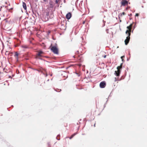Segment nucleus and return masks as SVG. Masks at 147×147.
Wrapping results in <instances>:
<instances>
[{
	"mask_svg": "<svg viewBox=\"0 0 147 147\" xmlns=\"http://www.w3.org/2000/svg\"><path fill=\"white\" fill-rule=\"evenodd\" d=\"M130 32H131L129 31L128 30H127L126 32V34H128V36L127 37L126 39L125 40V45H127L129 43V41L130 38V36L131 34Z\"/></svg>",
	"mask_w": 147,
	"mask_h": 147,
	"instance_id": "f257e3e1",
	"label": "nucleus"
},
{
	"mask_svg": "<svg viewBox=\"0 0 147 147\" xmlns=\"http://www.w3.org/2000/svg\"><path fill=\"white\" fill-rule=\"evenodd\" d=\"M49 4L50 5V7L51 8H53V7L54 5H53L52 4V3H50Z\"/></svg>",
	"mask_w": 147,
	"mask_h": 147,
	"instance_id": "ddd939ff",
	"label": "nucleus"
},
{
	"mask_svg": "<svg viewBox=\"0 0 147 147\" xmlns=\"http://www.w3.org/2000/svg\"><path fill=\"white\" fill-rule=\"evenodd\" d=\"M106 57V55H105L104 57V58H105Z\"/></svg>",
	"mask_w": 147,
	"mask_h": 147,
	"instance_id": "393cba45",
	"label": "nucleus"
},
{
	"mask_svg": "<svg viewBox=\"0 0 147 147\" xmlns=\"http://www.w3.org/2000/svg\"><path fill=\"white\" fill-rule=\"evenodd\" d=\"M132 26V24H131L129 26H127V28L129 30V31L131 32V28Z\"/></svg>",
	"mask_w": 147,
	"mask_h": 147,
	"instance_id": "6e6552de",
	"label": "nucleus"
},
{
	"mask_svg": "<svg viewBox=\"0 0 147 147\" xmlns=\"http://www.w3.org/2000/svg\"><path fill=\"white\" fill-rule=\"evenodd\" d=\"M22 6L24 8V9H25L26 10L27 9L26 4V3L24 2H23L22 3Z\"/></svg>",
	"mask_w": 147,
	"mask_h": 147,
	"instance_id": "0eeeda50",
	"label": "nucleus"
},
{
	"mask_svg": "<svg viewBox=\"0 0 147 147\" xmlns=\"http://www.w3.org/2000/svg\"><path fill=\"white\" fill-rule=\"evenodd\" d=\"M61 0H56L55 1V3L56 4H58V3L59 2V1H60Z\"/></svg>",
	"mask_w": 147,
	"mask_h": 147,
	"instance_id": "4468645a",
	"label": "nucleus"
},
{
	"mask_svg": "<svg viewBox=\"0 0 147 147\" xmlns=\"http://www.w3.org/2000/svg\"><path fill=\"white\" fill-rule=\"evenodd\" d=\"M85 22H83V24H84V23H85Z\"/></svg>",
	"mask_w": 147,
	"mask_h": 147,
	"instance_id": "b1692460",
	"label": "nucleus"
},
{
	"mask_svg": "<svg viewBox=\"0 0 147 147\" xmlns=\"http://www.w3.org/2000/svg\"><path fill=\"white\" fill-rule=\"evenodd\" d=\"M124 56H121V58L122 59V61H123V58H124Z\"/></svg>",
	"mask_w": 147,
	"mask_h": 147,
	"instance_id": "dca6fc26",
	"label": "nucleus"
},
{
	"mask_svg": "<svg viewBox=\"0 0 147 147\" xmlns=\"http://www.w3.org/2000/svg\"><path fill=\"white\" fill-rule=\"evenodd\" d=\"M94 127H95V123L94 125Z\"/></svg>",
	"mask_w": 147,
	"mask_h": 147,
	"instance_id": "5701e85b",
	"label": "nucleus"
},
{
	"mask_svg": "<svg viewBox=\"0 0 147 147\" xmlns=\"http://www.w3.org/2000/svg\"><path fill=\"white\" fill-rule=\"evenodd\" d=\"M121 4L123 6H124L128 3L127 1L126 0H123L121 2Z\"/></svg>",
	"mask_w": 147,
	"mask_h": 147,
	"instance_id": "423d86ee",
	"label": "nucleus"
},
{
	"mask_svg": "<svg viewBox=\"0 0 147 147\" xmlns=\"http://www.w3.org/2000/svg\"><path fill=\"white\" fill-rule=\"evenodd\" d=\"M22 48L24 49H27L28 48V46L26 45H23L21 46Z\"/></svg>",
	"mask_w": 147,
	"mask_h": 147,
	"instance_id": "9b49d317",
	"label": "nucleus"
},
{
	"mask_svg": "<svg viewBox=\"0 0 147 147\" xmlns=\"http://www.w3.org/2000/svg\"><path fill=\"white\" fill-rule=\"evenodd\" d=\"M47 76V74H46V76Z\"/></svg>",
	"mask_w": 147,
	"mask_h": 147,
	"instance_id": "a878e982",
	"label": "nucleus"
},
{
	"mask_svg": "<svg viewBox=\"0 0 147 147\" xmlns=\"http://www.w3.org/2000/svg\"><path fill=\"white\" fill-rule=\"evenodd\" d=\"M77 134V133H75L74 134H72L70 137L69 139H71V138H72L75 135H76V134Z\"/></svg>",
	"mask_w": 147,
	"mask_h": 147,
	"instance_id": "9d476101",
	"label": "nucleus"
},
{
	"mask_svg": "<svg viewBox=\"0 0 147 147\" xmlns=\"http://www.w3.org/2000/svg\"><path fill=\"white\" fill-rule=\"evenodd\" d=\"M106 85V83L104 81L101 82L100 84V86L101 88H104Z\"/></svg>",
	"mask_w": 147,
	"mask_h": 147,
	"instance_id": "20e7f679",
	"label": "nucleus"
},
{
	"mask_svg": "<svg viewBox=\"0 0 147 147\" xmlns=\"http://www.w3.org/2000/svg\"><path fill=\"white\" fill-rule=\"evenodd\" d=\"M4 20L6 22H8V21L7 20V19H5Z\"/></svg>",
	"mask_w": 147,
	"mask_h": 147,
	"instance_id": "aec40b11",
	"label": "nucleus"
},
{
	"mask_svg": "<svg viewBox=\"0 0 147 147\" xmlns=\"http://www.w3.org/2000/svg\"><path fill=\"white\" fill-rule=\"evenodd\" d=\"M71 14L70 12L67 13L66 16V18L68 20H69V19H70V18H71Z\"/></svg>",
	"mask_w": 147,
	"mask_h": 147,
	"instance_id": "39448f33",
	"label": "nucleus"
},
{
	"mask_svg": "<svg viewBox=\"0 0 147 147\" xmlns=\"http://www.w3.org/2000/svg\"><path fill=\"white\" fill-rule=\"evenodd\" d=\"M51 50L55 54H58V51L57 48L55 46H53L51 48Z\"/></svg>",
	"mask_w": 147,
	"mask_h": 147,
	"instance_id": "7ed1b4c3",
	"label": "nucleus"
},
{
	"mask_svg": "<svg viewBox=\"0 0 147 147\" xmlns=\"http://www.w3.org/2000/svg\"><path fill=\"white\" fill-rule=\"evenodd\" d=\"M52 76V74H51V76Z\"/></svg>",
	"mask_w": 147,
	"mask_h": 147,
	"instance_id": "cd10ccee",
	"label": "nucleus"
},
{
	"mask_svg": "<svg viewBox=\"0 0 147 147\" xmlns=\"http://www.w3.org/2000/svg\"><path fill=\"white\" fill-rule=\"evenodd\" d=\"M131 14H130V16H131Z\"/></svg>",
	"mask_w": 147,
	"mask_h": 147,
	"instance_id": "bb28decb",
	"label": "nucleus"
},
{
	"mask_svg": "<svg viewBox=\"0 0 147 147\" xmlns=\"http://www.w3.org/2000/svg\"><path fill=\"white\" fill-rule=\"evenodd\" d=\"M139 16V14L138 13H136L135 15L136 16Z\"/></svg>",
	"mask_w": 147,
	"mask_h": 147,
	"instance_id": "a211bd4d",
	"label": "nucleus"
},
{
	"mask_svg": "<svg viewBox=\"0 0 147 147\" xmlns=\"http://www.w3.org/2000/svg\"><path fill=\"white\" fill-rule=\"evenodd\" d=\"M115 81H117V79H116V78H115Z\"/></svg>",
	"mask_w": 147,
	"mask_h": 147,
	"instance_id": "412c9836",
	"label": "nucleus"
},
{
	"mask_svg": "<svg viewBox=\"0 0 147 147\" xmlns=\"http://www.w3.org/2000/svg\"><path fill=\"white\" fill-rule=\"evenodd\" d=\"M7 53V52H6V53Z\"/></svg>",
	"mask_w": 147,
	"mask_h": 147,
	"instance_id": "c85d7f7f",
	"label": "nucleus"
},
{
	"mask_svg": "<svg viewBox=\"0 0 147 147\" xmlns=\"http://www.w3.org/2000/svg\"><path fill=\"white\" fill-rule=\"evenodd\" d=\"M59 136V135H57V137H56V138L57 139V140H59L60 139H58L57 138V137H58Z\"/></svg>",
	"mask_w": 147,
	"mask_h": 147,
	"instance_id": "f3484780",
	"label": "nucleus"
},
{
	"mask_svg": "<svg viewBox=\"0 0 147 147\" xmlns=\"http://www.w3.org/2000/svg\"><path fill=\"white\" fill-rule=\"evenodd\" d=\"M48 0H43L44 2H46Z\"/></svg>",
	"mask_w": 147,
	"mask_h": 147,
	"instance_id": "4be33fe9",
	"label": "nucleus"
},
{
	"mask_svg": "<svg viewBox=\"0 0 147 147\" xmlns=\"http://www.w3.org/2000/svg\"><path fill=\"white\" fill-rule=\"evenodd\" d=\"M123 64V63H121V65L120 66H118L117 67V71H115L114 74L116 76H119V74L120 72V70L119 69V68H121L122 67V65Z\"/></svg>",
	"mask_w": 147,
	"mask_h": 147,
	"instance_id": "f03ea898",
	"label": "nucleus"
},
{
	"mask_svg": "<svg viewBox=\"0 0 147 147\" xmlns=\"http://www.w3.org/2000/svg\"><path fill=\"white\" fill-rule=\"evenodd\" d=\"M61 89H57L55 90V91L57 92H59L61 91Z\"/></svg>",
	"mask_w": 147,
	"mask_h": 147,
	"instance_id": "2eb2a0df",
	"label": "nucleus"
},
{
	"mask_svg": "<svg viewBox=\"0 0 147 147\" xmlns=\"http://www.w3.org/2000/svg\"><path fill=\"white\" fill-rule=\"evenodd\" d=\"M125 14V13L124 12H123L122 13V14H121V15H124Z\"/></svg>",
	"mask_w": 147,
	"mask_h": 147,
	"instance_id": "6ab92c4d",
	"label": "nucleus"
},
{
	"mask_svg": "<svg viewBox=\"0 0 147 147\" xmlns=\"http://www.w3.org/2000/svg\"><path fill=\"white\" fill-rule=\"evenodd\" d=\"M43 52L42 51H40L39 52H38V54L37 55L38 56H39V57H41L42 56V55H41V54H42V53H43Z\"/></svg>",
	"mask_w": 147,
	"mask_h": 147,
	"instance_id": "1a4fd4ad",
	"label": "nucleus"
},
{
	"mask_svg": "<svg viewBox=\"0 0 147 147\" xmlns=\"http://www.w3.org/2000/svg\"><path fill=\"white\" fill-rule=\"evenodd\" d=\"M18 54L17 52H16L14 56L16 57L17 59L18 58Z\"/></svg>",
	"mask_w": 147,
	"mask_h": 147,
	"instance_id": "f8f14e48",
	"label": "nucleus"
}]
</instances>
